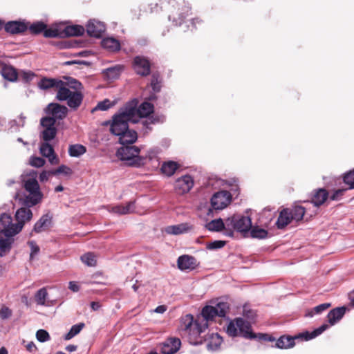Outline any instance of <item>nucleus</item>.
<instances>
[{"mask_svg": "<svg viewBox=\"0 0 354 354\" xmlns=\"http://www.w3.org/2000/svg\"><path fill=\"white\" fill-rule=\"evenodd\" d=\"M28 244L30 247V250H31V252H30V259H33V257L37 255L39 252V246L35 243V242L34 241H29L28 242Z\"/></svg>", "mask_w": 354, "mask_h": 354, "instance_id": "obj_58", "label": "nucleus"}, {"mask_svg": "<svg viewBox=\"0 0 354 354\" xmlns=\"http://www.w3.org/2000/svg\"><path fill=\"white\" fill-rule=\"evenodd\" d=\"M30 165L35 167H41L45 164V160L41 157L32 156L30 158Z\"/></svg>", "mask_w": 354, "mask_h": 354, "instance_id": "obj_52", "label": "nucleus"}, {"mask_svg": "<svg viewBox=\"0 0 354 354\" xmlns=\"http://www.w3.org/2000/svg\"><path fill=\"white\" fill-rule=\"evenodd\" d=\"M11 315V311L8 308H2L0 310V317L7 319Z\"/></svg>", "mask_w": 354, "mask_h": 354, "instance_id": "obj_62", "label": "nucleus"}, {"mask_svg": "<svg viewBox=\"0 0 354 354\" xmlns=\"http://www.w3.org/2000/svg\"><path fill=\"white\" fill-rule=\"evenodd\" d=\"M194 185V180L189 175L183 176L178 178L174 184V188L177 194H183L188 192Z\"/></svg>", "mask_w": 354, "mask_h": 354, "instance_id": "obj_14", "label": "nucleus"}, {"mask_svg": "<svg viewBox=\"0 0 354 354\" xmlns=\"http://www.w3.org/2000/svg\"><path fill=\"white\" fill-rule=\"evenodd\" d=\"M180 345L181 342L179 338H168L162 344L161 352L163 354H174L180 349Z\"/></svg>", "mask_w": 354, "mask_h": 354, "instance_id": "obj_18", "label": "nucleus"}, {"mask_svg": "<svg viewBox=\"0 0 354 354\" xmlns=\"http://www.w3.org/2000/svg\"><path fill=\"white\" fill-rule=\"evenodd\" d=\"M14 236H9L4 238H0V256H5L8 253L11 249L12 245L14 243Z\"/></svg>", "mask_w": 354, "mask_h": 354, "instance_id": "obj_30", "label": "nucleus"}, {"mask_svg": "<svg viewBox=\"0 0 354 354\" xmlns=\"http://www.w3.org/2000/svg\"><path fill=\"white\" fill-rule=\"evenodd\" d=\"M30 207H22L16 211L15 217L17 221L15 225L16 232L19 233L23 229L26 223L30 221L32 218V212Z\"/></svg>", "mask_w": 354, "mask_h": 354, "instance_id": "obj_12", "label": "nucleus"}, {"mask_svg": "<svg viewBox=\"0 0 354 354\" xmlns=\"http://www.w3.org/2000/svg\"><path fill=\"white\" fill-rule=\"evenodd\" d=\"M225 245V241H214L213 242L209 243L207 245V248L209 250H215V249H220L224 247Z\"/></svg>", "mask_w": 354, "mask_h": 354, "instance_id": "obj_55", "label": "nucleus"}, {"mask_svg": "<svg viewBox=\"0 0 354 354\" xmlns=\"http://www.w3.org/2000/svg\"><path fill=\"white\" fill-rule=\"evenodd\" d=\"M46 113L51 115L55 120H62L68 113V108L57 103H50L46 109Z\"/></svg>", "mask_w": 354, "mask_h": 354, "instance_id": "obj_17", "label": "nucleus"}, {"mask_svg": "<svg viewBox=\"0 0 354 354\" xmlns=\"http://www.w3.org/2000/svg\"><path fill=\"white\" fill-rule=\"evenodd\" d=\"M344 182L350 189H354V169L344 175Z\"/></svg>", "mask_w": 354, "mask_h": 354, "instance_id": "obj_51", "label": "nucleus"}, {"mask_svg": "<svg viewBox=\"0 0 354 354\" xmlns=\"http://www.w3.org/2000/svg\"><path fill=\"white\" fill-rule=\"evenodd\" d=\"M207 328V323H199L194 321L191 314H187L180 319V328L184 336L189 342L193 345H197L202 342L201 334Z\"/></svg>", "mask_w": 354, "mask_h": 354, "instance_id": "obj_3", "label": "nucleus"}, {"mask_svg": "<svg viewBox=\"0 0 354 354\" xmlns=\"http://www.w3.org/2000/svg\"><path fill=\"white\" fill-rule=\"evenodd\" d=\"M134 110L132 108L127 109L125 106L121 108L119 112L113 116L111 122H108L110 124V131L115 136H120L124 131L128 130L129 122L136 123L137 120L132 118V114Z\"/></svg>", "mask_w": 354, "mask_h": 354, "instance_id": "obj_6", "label": "nucleus"}, {"mask_svg": "<svg viewBox=\"0 0 354 354\" xmlns=\"http://www.w3.org/2000/svg\"><path fill=\"white\" fill-rule=\"evenodd\" d=\"M346 308L344 306L335 308L328 314V319L331 326L337 323L344 315Z\"/></svg>", "mask_w": 354, "mask_h": 354, "instance_id": "obj_25", "label": "nucleus"}, {"mask_svg": "<svg viewBox=\"0 0 354 354\" xmlns=\"http://www.w3.org/2000/svg\"><path fill=\"white\" fill-rule=\"evenodd\" d=\"M16 230L12 216L6 213L1 214L0 215V234L5 236H15L19 234Z\"/></svg>", "mask_w": 354, "mask_h": 354, "instance_id": "obj_13", "label": "nucleus"}, {"mask_svg": "<svg viewBox=\"0 0 354 354\" xmlns=\"http://www.w3.org/2000/svg\"><path fill=\"white\" fill-rule=\"evenodd\" d=\"M39 150L41 155L46 158L50 156V154L55 152L53 147L47 142H44L41 145Z\"/></svg>", "mask_w": 354, "mask_h": 354, "instance_id": "obj_47", "label": "nucleus"}, {"mask_svg": "<svg viewBox=\"0 0 354 354\" xmlns=\"http://www.w3.org/2000/svg\"><path fill=\"white\" fill-rule=\"evenodd\" d=\"M127 110L128 109L132 108L134 111L132 114V118L136 119L137 122L138 121V118H145L149 116L151 113L153 112V105L148 102H145L142 103L138 108H137V104L134 101L127 103L125 106Z\"/></svg>", "mask_w": 354, "mask_h": 354, "instance_id": "obj_10", "label": "nucleus"}, {"mask_svg": "<svg viewBox=\"0 0 354 354\" xmlns=\"http://www.w3.org/2000/svg\"><path fill=\"white\" fill-rule=\"evenodd\" d=\"M249 231L250 232V236L252 238L264 239L268 237V231L263 228L252 226Z\"/></svg>", "mask_w": 354, "mask_h": 354, "instance_id": "obj_42", "label": "nucleus"}, {"mask_svg": "<svg viewBox=\"0 0 354 354\" xmlns=\"http://www.w3.org/2000/svg\"><path fill=\"white\" fill-rule=\"evenodd\" d=\"M133 68L137 74L147 76L150 73V63L142 56H136L133 60Z\"/></svg>", "mask_w": 354, "mask_h": 354, "instance_id": "obj_16", "label": "nucleus"}, {"mask_svg": "<svg viewBox=\"0 0 354 354\" xmlns=\"http://www.w3.org/2000/svg\"><path fill=\"white\" fill-rule=\"evenodd\" d=\"M243 315L248 319H253L255 316V313L252 310H248L245 308L243 309Z\"/></svg>", "mask_w": 354, "mask_h": 354, "instance_id": "obj_64", "label": "nucleus"}, {"mask_svg": "<svg viewBox=\"0 0 354 354\" xmlns=\"http://www.w3.org/2000/svg\"><path fill=\"white\" fill-rule=\"evenodd\" d=\"M330 306V304H329V303H324V304L318 305L310 310H308L306 311L305 315H306V317H312L315 314L322 313L323 311L326 310Z\"/></svg>", "mask_w": 354, "mask_h": 354, "instance_id": "obj_44", "label": "nucleus"}, {"mask_svg": "<svg viewBox=\"0 0 354 354\" xmlns=\"http://www.w3.org/2000/svg\"><path fill=\"white\" fill-rule=\"evenodd\" d=\"M227 333L232 337L241 336L245 339L259 338L268 342H274V337L267 334H254L252 331L251 324L241 317L235 318L231 320L227 326Z\"/></svg>", "mask_w": 354, "mask_h": 354, "instance_id": "obj_2", "label": "nucleus"}, {"mask_svg": "<svg viewBox=\"0 0 354 354\" xmlns=\"http://www.w3.org/2000/svg\"><path fill=\"white\" fill-rule=\"evenodd\" d=\"M86 28V32L89 36L97 38L102 37L106 30L105 25L102 22L95 19L89 20Z\"/></svg>", "mask_w": 354, "mask_h": 354, "instance_id": "obj_15", "label": "nucleus"}, {"mask_svg": "<svg viewBox=\"0 0 354 354\" xmlns=\"http://www.w3.org/2000/svg\"><path fill=\"white\" fill-rule=\"evenodd\" d=\"M24 189L23 204L25 206L33 207L42 201L43 194L36 178L35 174H29L22 179Z\"/></svg>", "mask_w": 354, "mask_h": 354, "instance_id": "obj_4", "label": "nucleus"}, {"mask_svg": "<svg viewBox=\"0 0 354 354\" xmlns=\"http://www.w3.org/2000/svg\"><path fill=\"white\" fill-rule=\"evenodd\" d=\"M291 215L289 214V209H284L282 210L278 219L276 222V225L279 229H283L291 222Z\"/></svg>", "mask_w": 354, "mask_h": 354, "instance_id": "obj_32", "label": "nucleus"}, {"mask_svg": "<svg viewBox=\"0 0 354 354\" xmlns=\"http://www.w3.org/2000/svg\"><path fill=\"white\" fill-rule=\"evenodd\" d=\"M50 225L51 216L48 214H45L35 224L33 230L37 233H39L48 229Z\"/></svg>", "mask_w": 354, "mask_h": 354, "instance_id": "obj_26", "label": "nucleus"}, {"mask_svg": "<svg viewBox=\"0 0 354 354\" xmlns=\"http://www.w3.org/2000/svg\"><path fill=\"white\" fill-rule=\"evenodd\" d=\"M345 189H339L335 190L333 194L330 196V199L332 201H337L342 197Z\"/></svg>", "mask_w": 354, "mask_h": 354, "instance_id": "obj_60", "label": "nucleus"}, {"mask_svg": "<svg viewBox=\"0 0 354 354\" xmlns=\"http://www.w3.org/2000/svg\"><path fill=\"white\" fill-rule=\"evenodd\" d=\"M299 337H301L299 335L295 337L281 336L277 339L275 346L281 349H286L293 347L295 344V339Z\"/></svg>", "mask_w": 354, "mask_h": 354, "instance_id": "obj_27", "label": "nucleus"}, {"mask_svg": "<svg viewBox=\"0 0 354 354\" xmlns=\"http://www.w3.org/2000/svg\"><path fill=\"white\" fill-rule=\"evenodd\" d=\"M48 292L46 288H40L35 295V300L37 305L50 306L52 305L48 299Z\"/></svg>", "mask_w": 354, "mask_h": 354, "instance_id": "obj_29", "label": "nucleus"}, {"mask_svg": "<svg viewBox=\"0 0 354 354\" xmlns=\"http://www.w3.org/2000/svg\"><path fill=\"white\" fill-rule=\"evenodd\" d=\"M328 196L327 191L324 189H318L313 198V203L318 207L322 205Z\"/></svg>", "mask_w": 354, "mask_h": 354, "instance_id": "obj_33", "label": "nucleus"}, {"mask_svg": "<svg viewBox=\"0 0 354 354\" xmlns=\"http://www.w3.org/2000/svg\"><path fill=\"white\" fill-rule=\"evenodd\" d=\"M47 158L51 165H57L59 162V160L57 155L55 154V152L50 154V156H48Z\"/></svg>", "mask_w": 354, "mask_h": 354, "instance_id": "obj_63", "label": "nucleus"}, {"mask_svg": "<svg viewBox=\"0 0 354 354\" xmlns=\"http://www.w3.org/2000/svg\"><path fill=\"white\" fill-rule=\"evenodd\" d=\"M82 261L88 266H95L97 263L96 256L92 252H88L81 257Z\"/></svg>", "mask_w": 354, "mask_h": 354, "instance_id": "obj_45", "label": "nucleus"}, {"mask_svg": "<svg viewBox=\"0 0 354 354\" xmlns=\"http://www.w3.org/2000/svg\"><path fill=\"white\" fill-rule=\"evenodd\" d=\"M86 151V147L79 144L70 145L68 148V153L71 157H80L85 153Z\"/></svg>", "mask_w": 354, "mask_h": 354, "instance_id": "obj_41", "label": "nucleus"}, {"mask_svg": "<svg viewBox=\"0 0 354 354\" xmlns=\"http://www.w3.org/2000/svg\"><path fill=\"white\" fill-rule=\"evenodd\" d=\"M36 337L40 342H45L50 339L48 333L43 329H40L37 331Z\"/></svg>", "mask_w": 354, "mask_h": 354, "instance_id": "obj_53", "label": "nucleus"}, {"mask_svg": "<svg viewBox=\"0 0 354 354\" xmlns=\"http://www.w3.org/2000/svg\"><path fill=\"white\" fill-rule=\"evenodd\" d=\"M57 134L56 128H46L41 132L42 138L45 142H48L55 138Z\"/></svg>", "mask_w": 354, "mask_h": 354, "instance_id": "obj_46", "label": "nucleus"}, {"mask_svg": "<svg viewBox=\"0 0 354 354\" xmlns=\"http://www.w3.org/2000/svg\"><path fill=\"white\" fill-rule=\"evenodd\" d=\"M102 46L111 52H116L120 49L119 41L113 37H106L102 40Z\"/></svg>", "mask_w": 354, "mask_h": 354, "instance_id": "obj_28", "label": "nucleus"}, {"mask_svg": "<svg viewBox=\"0 0 354 354\" xmlns=\"http://www.w3.org/2000/svg\"><path fill=\"white\" fill-rule=\"evenodd\" d=\"M178 267L181 270H193L198 266L196 259L189 255H182L178 258Z\"/></svg>", "mask_w": 354, "mask_h": 354, "instance_id": "obj_20", "label": "nucleus"}, {"mask_svg": "<svg viewBox=\"0 0 354 354\" xmlns=\"http://www.w3.org/2000/svg\"><path fill=\"white\" fill-rule=\"evenodd\" d=\"M227 229H234L239 232H248L252 227L251 218L249 216L242 215H234L225 220Z\"/></svg>", "mask_w": 354, "mask_h": 354, "instance_id": "obj_9", "label": "nucleus"}, {"mask_svg": "<svg viewBox=\"0 0 354 354\" xmlns=\"http://www.w3.org/2000/svg\"><path fill=\"white\" fill-rule=\"evenodd\" d=\"M46 28V26L44 23L39 21L32 24L30 26V30L31 32L34 34H39L41 32H44V29Z\"/></svg>", "mask_w": 354, "mask_h": 354, "instance_id": "obj_50", "label": "nucleus"}, {"mask_svg": "<svg viewBox=\"0 0 354 354\" xmlns=\"http://www.w3.org/2000/svg\"><path fill=\"white\" fill-rule=\"evenodd\" d=\"M135 209V201H130L126 205H118L111 207L109 211L118 215H125L134 212Z\"/></svg>", "mask_w": 354, "mask_h": 354, "instance_id": "obj_22", "label": "nucleus"}, {"mask_svg": "<svg viewBox=\"0 0 354 354\" xmlns=\"http://www.w3.org/2000/svg\"><path fill=\"white\" fill-rule=\"evenodd\" d=\"M229 309V306L225 302H218L216 306H205L201 312L203 317L202 322L213 320L216 317H225Z\"/></svg>", "mask_w": 354, "mask_h": 354, "instance_id": "obj_8", "label": "nucleus"}, {"mask_svg": "<svg viewBox=\"0 0 354 354\" xmlns=\"http://www.w3.org/2000/svg\"><path fill=\"white\" fill-rule=\"evenodd\" d=\"M56 120L53 117L51 116H46L41 120V125L44 128H55Z\"/></svg>", "mask_w": 354, "mask_h": 354, "instance_id": "obj_49", "label": "nucleus"}, {"mask_svg": "<svg viewBox=\"0 0 354 354\" xmlns=\"http://www.w3.org/2000/svg\"><path fill=\"white\" fill-rule=\"evenodd\" d=\"M84 28L80 25H73L66 27L65 34L67 36H80L84 33Z\"/></svg>", "mask_w": 354, "mask_h": 354, "instance_id": "obj_40", "label": "nucleus"}, {"mask_svg": "<svg viewBox=\"0 0 354 354\" xmlns=\"http://www.w3.org/2000/svg\"><path fill=\"white\" fill-rule=\"evenodd\" d=\"M85 324L82 322L72 326L68 333L64 335L65 340H69L80 333Z\"/></svg>", "mask_w": 354, "mask_h": 354, "instance_id": "obj_43", "label": "nucleus"}, {"mask_svg": "<svg viewBox=\"0 0 354 354\" xmlns=\"http://www.w3.org/2000/svg\"><path fill=\"white\" fill-rule=\"evenodd\" d=\"M193 230V225L189 223H182L178 225H169L165 232L170 235H180L189 232Z\"/></svg>", "mask_w": 354, "mask_h": 354, "instance_id": "obj_19", "label": "nucleus"}, {"mask_svg": "<svg viewBox=\"0 0 354 354\" xmlns=\"http://www.w3.org/2000/svg\"><path fill=\"white\" fill-rule=\"evenodd\" d=\"M60 35L59 31L57 28L44 29V36L47 38H55Z\"/></svg>", "mask_w": 354, "mask_h": 354, "instance_id": "obj_54", "label": "nucleus"}, {"mask_svg": "<svg viewBox=\"0 0 354 354\" xmlns=\"http://www.w3.org/2000/svg\"><path fill=\"white\" fill-rule=\"evenodd\" d=\"M140 149L133 145H122L117 152V157L131 167H140L146 163V158L139 156Z\"/></svg>", "mask_w": 354, "mask_h": 354, "instance_id": "obj_7", "label": "nucleus"}, {"mask_svg": "<svg viewBox=\"0 0 354 354\" xmlns=\"http://www.w3.org/2000/svg\"><path fill=\"white\" fill-rule=\"evenodd\" d=\"M55 172L58 173V174H63L66 176H68L72 174V170L68 166L62 165L57 169H55Z\"/></svg>", "mask_w": 354, "mask_h": 354, "instance_id": "obj_56", "label": "nucleus"}, {"mask_svg": "<svg viewBox=\"0 0 354 354\" xmlns=\"http://www.w3.org/2000/svg\"><path fill=\"white\" fill-rule=\"evenodd\" d=\"M82 84L74 78L63 82L57 91L56 98L59 101H66L67 105L73 110H77L82 104L84 95L82 93Z\"/></svg>", "mask_w": 354, "mask_h": 354, "instance_id": "obj_1", "label": "nucleus"}, {"mask_svg": "<svg viewBox=\"0 0 354 354\" xmlns=\"http://www.w3.org/2000/svg\"><path fill=\"white\" fill-rule=\"evenodd\" d=\"M21 76L26 82H28L33 79L35 74L31 71H24L21 74Z\"/></svg>", "mask_w": 354, "mask_h": 354, "instance_id": "obj_61", "label": "nucleus"}, {"mask_svg": "<svg viewBox=\"0 0 354 354\" xmlns=\"http://www.w3.org/2000/svg\"><path fill=\"white\" fill-rule=\"evenodd\" d=\"M1 75L3 78L15 82L17 79V73L16 70L11 66L5 65L1 70Z\"/></svg>", "mask_w": 354, "mask_h": 354, "instance_id": "obj_34", "label": "nucleus"}, {"mask_svg": "<svg viewBox=\"0 0 354 354\" xmlns=\"http://www.w3.org/2000/svg\"><path fill=\"white\" fill-rule=\"evenodd\" d=\"M158 153L159 150L157 148L150 149L147 151V154L144 157L146 158V161L147 160H152L157 158Z\"/></svg>", "mask_w": 354, "mask_h": 354, "instance_id": "obj_57", "label": "nucleus"}, {"mask_svg": "<svg viewBox=\"0 0 354 354\" xmlns=\"http://www.w3.org/2000/svg\"><path fill=\"white\" fill-rule=\"evenodd\" d=\"M114 105L109 100L105 99L97 103V106L93 109V112L96 110L106 111Z\"/></svg>", "mask_w": 354, "mask_h": 354, "instance_id": "obj_48", "label": "nucleus"}, {"mask_svg": "<svg viewBox=\"0 0 354 354\" xmlns=\"http://www.w3.org/2000/svg\"><path fill=\"white\" fill-rule=\"evenodd\" d=\"M206 227L209 230L216 232L221 231L224 228L227 229L225 225V221L223 222L221 218L211 221L207 224Z\"/></svg>", "mask_w": 354, "mask_h": 354, "instance_id": "obj_37", "label": "nucleus"}, {"mask_svg": "<svg viewBox=\"0 0 354 354\" xmlns=\"http://www.w3.org/2000/svg\"><path fill=\"white\" fill-rule=\"evenodd\" d=\"M289 214L291 215L292 220L296 221H301L305 214V208L300 205H295L292 208L289 209Z\"/></svg>", "mask_w": 354, "mask_h": 354, "instance_id": "obj_35", "label": "nucleus"}, {"mask_svg": "<svg viewBox=\"0 0 354 354\" xmlns=\"http://www.w3.org/2000/svg\"><path fill=\"white\" fill-rule=\"evenodd\" d=\"M122 69V66L116 65L104 70L102 73L106 80H113L119 77Z\"/></svg>", "mask_w": 354, "mask_h": 354, "instance_id": "obj_31", "label": "nucleus"}, {"mask_svg": "<svg viewBox=\"0 0 354 354\" xmlns=\"http://www.w3.org/2000/svg\"><path fill=\"white\" fill-rule=\"evenodd\" d=\"M328 326L327 324H323L317 329L314 330L313 332H306L300 334L299 336L304 338L305 340H309L321 335L324 331H325L328 328Z\"/></svg>", "mask_w": 354, "mask_h": 354, "instance_id": "obj_38", "label": "nucleus"}, {"mask_svg": "<svg viewBox=\"0 0 354 354\" xmlns=\"http://www.w3.org/2000/svg\"><path fill=\"white\" fill-rule=\"evenodd\" d=\"M161 4L169 12V20L176 26H180L189 15L191 8L185 1L179 3L176 0H160Z\"/></svg>", "mask_w": 354, "mask_h": 354, "instance_id": "obj_5", "label": "nucleus"}, {"mask_svg": "<svg viewBox=\"0 0 354 354\" xmlns=\"http://www.w3.org/2000/svg\"><path fill=\"white\" fill-rule=\"evenodd\" d=\"M178 167V165L174 161L164 162L161 167V171L168 176H172Z\"/></svg>", "mask_w": 354, "mask_h": 354, "instance_id": "obj_36", "label": "nucleus"}, {"mask_svg": "<svg viewBox=\"0 0 354 354\" xmlns=\"http://www.w3.org/2000/svg\"><path fill=\"white\" fill-rule=\"evenodd\" d=\"M119 136V141L122 145H131L134 143L138 138V135L136 131L133 130H128L124 131L122 134Z\"/></svg>", "mask_w": 354, "mask_h": 354, "instance_id": "obj_24", "label": "nucleus"}, {"mask_svg": "<svg viewBox=\"0 0 354 354\" xmlns=\"http://www.w3.org/2000/svg\"><path fill=\"white\" fill-rule=\"evenodd\" d=\"M5 30L11 34H19L25 32L27 30V26L24 22L11 21L6 24Z\"/></svg>", "mask_w": 354, "mask_h": 354, "instance_id": "obj_23", "label": "nucleus"}, {"mask_svg": "<svg viewBox=\"0 0 354 354\" xmlns=\"http://www.w3.org/2000/svg\"><path fill=\"white\" fill-rule=\"evenodd\" d=\"M63 82L64 81L56 78L43 77L37 83V86L41 90H48L52 88H55L57 91L59 90L61 86L63 85Z\"/></svg>", "mask_w": 354, "mask_h": 354, "instance_id": "obj_21", "label": "nucleus"}, {"mask_svg": "<svg viewBox=\"0 0 354 354\" xmlns=\"http://www.w3.org/2000/svg\"><path fill=\"white\" fill-rule=\"evenodd\" d=\"M151 85L154 92H159L160 91V84L158 81V77L153 75L152 76Z\"/></svg>", "mask_w": 354, "mask_h": 354, "instance_id": "obj_59", "label": "nucleus"}, {"mask_svg": "<svg viewBox=\"0 0 354 354\" xmlns=\"http://www.w3.org/2000/svg\"><path fill=\"white\" fill-rule=\"evenodd\" d=\"M232 201V195L227 191H220L214 194L211 198V205L216 210L225 208Z\"/></svg>", "mask_w": 354, "mask_h": 354, "instance_id": "obj_11", "label": "nucleus"}, {"mask_svg": "<svg viewBox=\"0 0 354 354\" xmlns=\"http://www.w3.org/2000/svg\"><path fill=\"white\" fill-rule=\"evenodd\" d=\"M222 342L223 339L218 334H213L210 340L207 344V347L209 351H216L219 348Z\"/></svg>", "mask_w": 354, "mask_h": 354, "instance_id": "obj_39", "label": "nucleus"}]
</instances>
